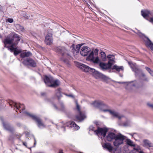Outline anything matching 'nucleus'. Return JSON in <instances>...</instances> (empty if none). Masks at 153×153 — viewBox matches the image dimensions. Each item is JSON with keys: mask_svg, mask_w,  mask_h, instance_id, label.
Masks as SVG:
<instances>
[{"mask_svg": "<svg viewBox=\"0 0 153 153\" xmlns=\"http://www.w3.org/2000/svg\"><path fill=\"white\" fill-rule=\"evenodd\" d=\"M77 66L85 72H88L92 73L96 79L101 78L105 79L106 77L98 71H96L94 69L88 66L81 63H77Z\"/></svg>", "mask_w": 153, "mask_h": 153, "instance_id": "f257e3e1", "label": "nucleus"}, {"mask_svg": "<svg viewBox=\"0 0 153 153\" xmlns=\"http://www.w3.org/2000/svg\"><path fill=\"white\" fill-rule=\"evenodd\" d=\"M92 104L94 106L99 108L104 112L108 111L112 116L117 117L120 119L123 117L122 116L118 114L114 111L105 109L104 108L106 107V106L103 102L101 101H95Z\"/></svg>", "mask_w": 153, "mask_h": 153, "instance_id": "f03ea898", "label": "nucleus"}, {"mask_svg": "<svg viewBox=\"0 0 153 153\" xmlns=\"http://www.w3.org/2000/svg\"><path fill=\"white\" fill-rule=\"evenodd\" d=\"M45 84L47 86L51 87H56L59 85L60 82L58 79L54 80L53 78L51 76H45L44 79Z\"/></svg>", "mask_w": 153, "mask_h": 153, "instance_id": "7ed1b4c3", "label": "nucleus"}, {"mask_svg": "<svg viewBox=\"0 0 153 153\" xmlns=\"http://www.w3.org/2000/svg\"><path fill=\"white\" fill-rule=\"evenodd\" d=\"M24 113L27 116L31 117L37 123L38 127L40 128H42L45 127V125L44 124L42 120L38 116L33 114H31L25 111Z\"/></svg>", "mask_w": 153, "mask_h": 153, "instance_id": "20e7f679", "label": "nucleus"}, {"mask_svg": "<svg viewBox=\"0 0 153 153\" xmlns=\"http://www.w3.org/2000/svg\"><path fill=\"white\" fill-rule=\"evenodd\" d=\"M15 39H16V41L18 42L20 40V38L19 35L15 33H11L4 40V47H6L7 44H11Z\"/></svg>", "mask_w": 153, "mask_h": 153, "instance_id": "39448f33", "label": "nucleus"}, {"mask_svg": "<svg viewBox=\"0 0 153 153\" xmlns=\"http://www.w3.org/2000/svg\"><path fill=\"white\" fill-rule=\"evenodd\" d=\"M126 137L123 135L119 134H117V136L113 141V144L114 146L118 147L122 145L124 143V140L126 139Z\"/></svg>", "mask_w": 153, "mask_h": 153, "instance_id": "423d86ee", "label": "nucleus"}, {"mask_svg": "<svg viewBox=\"0 0 153 153\" xmlns=\"http://www.w3.org/2000/svg\"><path fill=\"white\" fill-rule=\"evenodd\" d=\"M131 68L132 69L133 71L135 73V75L136 76H139L141 74L143 77L145 76V75L144 74L142 70L138 68L136 64L134 63L129 62Z\"/></svg>", "mask_w": 153, "mask_h": 153, "instance_id": "0eeeda50", "label": "nucleus"}, {"mask_svg": "<svg viewBox=\"0 0 153 153\" xmlns=\"http://www.w3.org/2000/svg\"><path fill=\"white\" fill-rule=\"evenodd\" d=\"M76 109L79 114V116H76V119L77 121L79 122H81L86 118V116L84 112H82L80 111V106L77 101H76Z\"/></svg>", "mask_w": 153, "mask_h": 153, "instance_id": "6e6552de", "label": "nucleus"}, {"mask_svg": "<svg viewBox=\"0 0 153 153\" xmlns=\"http://www.w3.org/2000/svg\"><path fill=\"white\" fill-rule=\"evenodd\" d=\"M16 45L17 44L16 43H14L11 45L7 47L8 49L10 50L11 52H12L14 51V54L15 56H17L20 53V51H19L16 50Z\"/></svg>", "mask_w": 153, "mask_h": 153, "instance_id": "1a4fd4ad", "label": "nucleus"}, {"mask_svg": "<svg viewBox=\"0 0 153 153\" xmlns=\"http://www.w3.org/2000/svg\"><path fill=\"white\" fill-rule=\"evenodd\" d=\"M23 63L25 65H29L32 67H35L36 65V62L31 59H25L23 62Z\"/></svg>", "mask_w": 153, "mask_h": 153, "instance_id": "9d476101", "label": "nucleus"}, {"mask_svg": "<svg viewBox=\"0 0 153 153\" xmlns=\"http://www.w3.org/2000/svg\"><path fill=\"white\" fill-rule=\"evenodd\" d=\"M107 130L105 128H98L97 130H96L95 133L98 135H102L103 137H105L106 135Z\"/></svg>", "mask_w": 153, "mask_h": 153, "instance_id": "9b49d317", "label": "nucleus"}, {"mask_svg": "<svg viewBox=\"0 0 153 153\" xmlns=\"http://www.w3.org/2000/svg\"><path fill=\"white\" fill-rule=\"evenodd\" d=\"M90 51V48L87 46L82 47L80 51V54L83 56H86Z\"/></svg>", "mask_w": 153, "mask_h": 153, "instance_id": "f8f14e48", "label": "nucleus"}, {"mask_svg": "<svg viewBox=\"0 0 153 153\" xmlns=\"http://www.w3.org/2000/svg\"><path fill=\"white\" fill-rule=\"evenodd\" d=\"M109 64V62H108L107 63L101 62L100 63L99 66L102 70H105L111 68V66Z\"/></svg>", "mask_w": 153, "mask_h": 153, "instance_id": "ddd939ff", "label": "nucleus"}, {"mask_svg": "<svg viewBox=\"0 0 153 153\" xmlns=\"http://www.w3.org/2000/svg\"><path fill=\"white\" fill-rule=\"evenodd\" d=\"M53 42L52 35L51 34H48L45 37V42L48 45H51Z\"/></svg>", "mask_w": 153, "mask_h": 153, "instance_id": "4468645a", "label": "nucleus"}, {"mask_svg": "<svg viewBox=\"0 0 153 153\" xmlns=\"http://www.w3.org/2000/svg\"><path fill=\"white\" fill-rule=\"evenodd\" d=\"M117 136V134L113 132L109 133L106 137V139L108 141H111L114 140Z\"/></svg>", "mask_w": 153, "mask_h": 153, "instance_id": "2eb2a0df", "label": "nucleus"}, {"mask_svg": "<svg viewBox=\"0 0 153 153\" xmlns=\"http://www.w3.org/2000/svg\"><path fill=\"white\" fill-rule=\"evenodd\" d=\"M141 13L142 15L145 18L147 16H153V12L147 10H142Z\"/></svg>", "mask_w": 153, "mask_h": 153, "instance_id": "dca6fc26", "label": "nucleus"}, {"mask_svg": "<svg viewBox=\"0 0 153 153\" xmlns=\"http://www.w3.org/2000/svg\"><path fill=\"white\" fill-rule=\"evenodd\" d=\"M12 105L14 107L16 108L17 109L20 110L21 112L23 111L25 109L24 105L23 104L20 105L19 103L13 102V103Z\"/></svg>", "mask_w": 153, "mask_h": 153, "instance_id": "f3484780", "label": "nucleus"}, {"mask_svg": "<svg viewBox=\"0 0 153 153\" xmlns=\"http://www.w3.org/2000/svg\"><path fill=\"white\" fill-rule=\"evenodd\" d=\"M56 51L59 53H61L62 56L65 55L67 51L64 47H61L57 48Z\"/></svg>", "mask_w": 153, "mask_h": 153, "instance_id": "a211bd4d", "label": "nucleus"}, {"mask_svg": "<svg viewBox=\"0 0 153 153\" xmlns=\"http://www.w3.org/2000/svg\"><path fill=\"white\" fill-rule=\"evenodd\" d=\"M2 124L5 130L10 131H12L13 130V128L11 127L8 123L3 122Z\"/></svg>", "mask_w": 153, "mask_h": 153, "instance_id": "6ab92c4d", "label": "nucleus"}, {"mask_svg": "<svg viewBox=\"0 0 153 153\" xmlns=\"http://www.w3.org/2000/svg\"><path fill=\"white\" fill-rule=\"evenodd\" d=\"M102 146L103 148L106 149L110 152H112L113 147L110 143H105L102 144Z\"/></svg>", "mask_w": 153, "mask_h": 153, "instance_id": "aec40b11", "label": "nucleus"}, {"mask_svg": "<svg viewBox=\"0 0 153 153\" xmlns=\"http://www.w3.org/2000/svg\"><path fill=\"white\" fill-rule=\"evenodd\" d=\"M144 146L148 148L152 147L153 145L152 143L149 140H144L143 141Z\"/></svg>", "mask_w": 153, "mask_h": 153, "instance_id": "412c9836", "label": "nucleus"}, {"mask_svg": "<svg viewBox=\"0 0 153 153\" xmlns=\"http://www.w3.org/2000/svg\"><path fill=\"white\" fill-rule=\"evenodd\" d=\"M107 57L108 59V62H109V65H111V66H112L113 63L115 62L114 56L113 55H109L107 56Z\"/></svg>", "mask_w": 153, "mask_h": 153, "instance_id": "4be33fe9", "label": "nucleus"}, {"mask_svg": "<svg viewBox=\"0 0 153 153\" xmlns=\"http://www.w3.org/2000/svg\"><path fill=\"white\" fill-rule=\"evenodd\" d=\"M111 69H115L117 71H121L123 70V66H119L115 65Z\"/></svg>", "mask_w": 153, "mask_h": 153, "instance_id": "5701e85b", "label": "nucleus"}, {"mask_svg": "<svg viewBox=\"0 0 153 153\" xmlns=\"http://www.w3.org/2000/svg\"><path fill=\"white\" fill-rule=\"evenodd\" d=\"M32 55L31 53L30 52H24L22 53L21 54V56L22 58H24L25 57H27Z\"/></svg>", "mask_w": 153, "mask_h": 153, "instance_id": "b1692460", "label": "nucleus"}, {"mask_svg": "<svg viewBox=\"0 0 153 153\" xmlns=\"http://www.w3.org/2000/svg\"><path fill=\"white\" fill-rule=\"evenodd\" d=\"M146 45L153 51V43L152 42L149 38H147V41L146 42Z\"/></svg>", "mask_w": 153, "mask_h": 153, "instance_id": "393cba45", "label": "nucleus"}, {"mask_svg": "<svg viewBox=\"0 0 153 153\" xmlns=\"http://www.w3.org/2000/svg\"><path fill=\"white\" fill-rule=\"evenodd\" d=\"M69 123L71 127H74L75 129L78 130L79 128V127L76 125L74 122H70Z\"/></svg>", "mask_w": 153, "mask_h": 153, "instance_id": "a878e982", "label": "nucleus"}, {"mask_svg": "<svg viewBox=\"0 0 153 153\" xmlns=\"http://www.w3.org/2000/svg\"><path fill=\"white\" fill-rule=\"evenodd\" d=\"M61 92V89L60 88H58L57 90L56 91V95L58 99H59L62 97V95Z\"/></svg>", "mask_w": 153, "mask_h": 153, "instance_id": "bb28decb", "label": "nucleus"}, {"mask_svg": "<svg viewBox=\"0 0 153 153\" xmlns=\"http://www.w3.org/2000/svg\"><path fill=\"white\" fill-rule=\"evenodd\" d=\"M15 27H16L17 29L19 31L24 32L25 30L23 27L19 24H17L16 25Z\"/></svg>", "mask_w": 153, "mask_h": 153, "instance_id": "cd10ccee", "label": "nucleus"}, {"mask_svg": "<svg viewBox=\"0 0 153 153\" xmlns=\"http://www.w3.org/2000/svg\"><path fill=\"white\" fill-rule=\"evenodd\" d=\"M127 144L131 146H135V144L134 143V142L131 140L129 139H127L126 140Z\"/></svg>", "mask_w": 153, "mask_h": 153, "instance_id": "c85d7f7f", "label": "nucleus"}, {"mask_svg": "<svg viewBox=\"0 0 153 153\" xmlns=\"http://www.w3.org/2000/svg\"><path fill=\"white\" fill-rule=\"evenodd\" d=\"M87 59L88 60L91 61H92L94 60V52L93 51H91V52L89 55L87 57Z\"/></svg>", "mask_w": 153, "mask_h": 153, "instance_id": "c756f323", "label": "nucleus"}, {"mask_svg": "<svg viewBox=\"0 0 153 153\" xmlns=\"http://www.w3.org/2000/svg\"><path fill=\"white\" fill-rule=\"evenodd\" d=\"M102 60L103 61H105L107 59L106 54L104 52H101L100 53Z\"/></svg>", "mask_w": 153, "mask_h": 153, "instance_id": "7c9ffc66", "label": "nucleus"}, {"mask_svg": "<svg viewBox=\"0 0 153 153\" xmlns=\"http://www.w3.org/2000/svg\"><path fill=\"white\" fill-rule=\"evenodd\" d=\"M82 45V44H79L76 46V47L75 49V51H76V53H79L80 48Z\"/></svg>", "mask_w": 153, "mask_h": 153, "instance_id": "2f4dec72", "label": "nucleus"}, {"mask_svg": "<svg viewBox=\"0 0 153 153\" xmlns=\"http://www.w3.org/2000/svg\"><path fill=\"white\" fill-rule=\"evenodd\" d=\"M23 16L27 19H31L30 15L26 13H24L23 14Z\"/></svg>", "mask_w": 153, "mask_h": 153, "instance_id": "473e14b6", "label": "nucleus"}, {"mask_svg": "<svg viewBox=\"0 0 153 153\" xmlns=\"http://www.w3.org/2000/svg\"><path fill=\"white\" fill-rule=\"evenodd\" d=\"M113 153H121V150L120 149H113L112 151Z\"/></svg>", "mask_w": 153, "mask_h": 153, "instance_id": "72a5a7b5", "label": "nucleus"}, {"mask_svg": "<svg viewBox=\"0 0 153 153\" xmlns=\"http://www.w3.org/2000/svg\"><path fill=\"white\" fill-rule=\"evenodd\" d=\"M59 109L61 110H63L65 108L63 104L62 103H61L59 104Z\"/></svg>", "mask_w": 153, "mask_h": 153, "instance_id": "f704fd0d", "label": "nucleus"}, {"mask_svg": "<svg viewBox=\"0 0 153 153\" xmlns=\"http://www.w3.org/2000/svg\"><path fill=\"white\" fill-rule=\"evenodd\" d=\"M94 63H98L99 61V59L98 57H96L95 58H94V59L92 61Z\"/></svg>", "mask_w": 153, "mask_h": 153, "instance_id": "c9c22d12", "label": "nucleus"}, {"mask_svg": "<svg viewBox=\"0 0 153 153\" xmlns=\"http://www.w3.org/2000/svg\"><path fill=\"white\" fill-rule=\"evenodd\" d=\"M134 147V149L136 150L137 151H139L140 150V147L139 146H135Z\"/></svg>", "mask_w": 153, "mask_h": 153, "instance_id": "e433bc0d", "label": "nucleus"}, {"mask_svg": "<svg viewBox=\"0 0 153 153\" xmlns=\"http://www.w3.org/2000/svg\"><path fill=\"white\" fill-rule=\"evenodd\" d=\"M7 22L10 23H12L13 22V20L12 18H8L6 20V22Z\"/></svg>", "mask_w": 153, "mask_h": 153, "instance_id": "4c0bfd02", "label": "nucleus"}, {"mask_svg": "<svg viewBox=\"0 0 153 153\" xmlns=\"http://www.w3.org/2000/svg\"><path fill=\"white\" fill-rule=\"evenodd\" d=\"M130 122L129 121H127L126 122L123 124V125L124 126H126L129 125Z\"/></svg>", "mask_w": 153, "mask_h": 153, "instance_id": "58836bf2", "label": "nucleus"}, {"mask_svg": "<svg viewBox=\"0 0 153 153\" xmlns=\"http://www.w3.org/2000/svg\"><path fill=\"white\" fill-rule=\"evenodd\" d=\"M90 130H92L94 131L95 132L96 131V130H95L94 129V127L92 126H90L89 128Z\"/></svg>", "mask_w": 153, "mask_h": 153, "instance_id": "ea45409f", "label": "nucleus"}, {"mask_svg": "<svg viewBox=\"0 0 153 153\" xmlns=\"http://www.w3.org/2000/svg\"><path fill=\"white\" fill-rule=\"evenodd\" d=\"M145 68L149 73L152 70L149 68L147 67H145Z\"/></svg>", "mask_w": 153, "mask_h": 153, "instance_id": "a19ab883", "label": "nucleus"}, {"mask_svg": "<svg viewBox=\"0 0 153 153\" xmlns=\"http://www.w3.org/2000/svg\"><path fill=\"white\" fill-rule=\"evenodd\" d=\"M133 85L134 86H135L137 87H139L140 86V85H138V83L136 82V83L134 85Z\"/></svg>", "mask_w": 153, "mask_h": 153, "instance_id": "79ce46f5", "label": "nucleus"}, {"mask_svg": "<svg viewBox=\"0 0 153 153\" xmlns=\"http://www.w3.org/2000/svg\"><path fill=\"white\" fill-rule=\"evenodd\" d=\"M148 105L150 108L153 109V104H148Z\"/></svg>", "mask_w": 153, "mask_h": 153, "instance_id": "37998d69", "label": "nucleus"}, {"mask_svg": "<svg viewBox=\"0 0 153 153\" xmlns=\"http://www.w3.org/2000/svg\"><path fill=\"white\" fill-rule=\"evenodd\" d=\"M149 21L150 22L153 24V17L151 18L149 20Z\"/></svg>", "mask_w": 153, "mask_h": 153, "instance_id": "c03bdc74", "label": "nucleus"}, {"mask_svg": "<svg viewBox=\"0 0 153 153\" xmlns=\"http://www.w3.org/2000/svg\"><path fill=\"white\" fill-rule=\"evenodd\" d=\"M62 60L65 62L67 64H68V60L67 59H63Z\"/></svg>", "mask_w": 153, "mask_h": 153, "instance_id": "a18cd8bd", "label": "nucleus"}, {"mask_svg": "<svg viewBox=\"0 0 153 153\" xmlns=\"http://www.w3.org/2000/svg\"><path fill=\"white\" fill-rule=\"evenodd\" d=\"M68 97L74 98V96L72 94H68Z\"/></svg>", "mask_w": 153, "mask_h": 153, "instance_id": "49530a36", "label": "nucleus"}, {"mask_svg": "<svg viewBox=\"0 0 153 153\" xmlns=\"http://www.w3.org/2000/svg\"><path fill=\"white\" fill-rule=\"evenodd\" d=\"M95 53H97L98 52V50L97 49H95L94 51Z\"/></svg>", "mask_w": 153, "mask_h": 153, "instance_id": "de8ad7c7", "label": "nucleus"}, {"mask_svg": "<svg viewBox=\"0 0 153 153\" xmlns=\"http://www.w3.org/2000/svg\"><path fill=\"white\" fill-rule=\"evenodd\" d=\"M152 76H153V71L151 70L149 73Z\"/></svg>", "mask_w": 153, "mask_h": 153, "instance_id": "09e8293b", "label": "nucleus"}, {"mask_svg": "<svg viewBox=\"0 0 153 153\" xmlns=\"http://www.w3.org/2000/svg\"><path fill=\"white\" fill-rule=\"evenodd\" d=\"M23 145L27 147L26 143L24 142H23Z\"/></svg>", "mask_w": 153, "mask_h": 153, "instance_id": "8fccbe9b", "label": "nucleus"}, {"mask_svg": "<svg viewBox=\"0 0 153 153\" xmlns=\"http://www.w3.org/2000/svg\"><path fill=\"white\" fill-rule=\"evenodd\" d=\"M34 140H35V142H34V146H35V145H36V140L35 139H34Z\"/></svg>", "mask_w": 153, "mask_h": 153, "instance_id": "3c124183", "label": "nucleus"}, {"mask_svg": "<svg viewBox=\"0 0 153 153\" xmlns=\"http://www.w3.org/2000/svg\"><path fill=\"white\" fill-rule=\"evenodd\" d=\"M148 79L147 78H146L144 79V80L146 81H148Z\"/></svg>", "mask_w": 153, "mask_h": 153, "instance_id": "603ef678", "label": "nucleus"}, {"mask_svg": "<svg viewBox=\"0 0 153 153\" xmlns=\"http://www.w3.org/2000/svg\"><path fill=\"white\" fill-rule=\"evenodd\" d=\"M53 106H54V107L55 108H56V109H57V107L56 106V105H53Z\"/></svg>", "mask_w": 153, "mask_h": 153, "instance_id": "864d4df0", "label": "nucleus"}, {"mask_svg": "<svg viewBox=\"0 0 153 153\" xmlns=\"http://www.w3.org/2000/svg\"><path fill=\"white\" fill-rule=\"evenodd\" d=\"M63 152L62 150H60L59 152V153H62Z\"/></svg>", "mask_w": 153, "mask_h": 153, "instance_id": "5fc2aeb1", "label": "nucleus"}, {"mask_svg": "<svg viewBox=\"0 0 153 153\" xmlns=\"http://www.w3.org/2000/svg\"><path fill=\"white\" fill-rule=\"evenodd\" d=\"M64 94L65 95V96L68 97V94H67L65 93H64Z\"/></svg>", "mask_w": 153, "mask_h": 153, "instance_id": "6e6d98bb", "label": "nucleus"}, {"mask_svg": "<svg viewBox=\"0 0 153 153\" xmlns=\"http://www.w3.org/2000/svg\"><path fill=\"white\" fill-rule=\"evenodd\" d=\"M139 153H144L143 152H142V151H140Z\"/></svg>", "mask_w": 153, "mask_h": 153, "instance_id": "4d7b16f0", "label": "nucleus"}, {"mask_svg": "<svg viewBox=\"0 0 153 153\" xmlns=\"http://www.w3.org/2000/svg\"><path fill=\"white\" fill-rule=\"evenodd\" d=\"M20 136H21L20 135L19 136V137H20Z\"/></svg>", "mask_w": 153, "mask_h": 153, "instance_id": "13d9d810", "label": "nucleus"}, {"mask_svg": "<svg viewBox=\"0 0 153 153\" xmlns=\"http://www.w3.org/2000/svg\"><path fill=\"white\" fill-rule=\"evenodd\" d=\"M79 153H82V152H79Z\"/></svg>", "mask_w": 153, "mask_h": 153, "instance_id": "bf43d9fd", "label": "nucleus"}, {"mask_svg": "<svg viewBox=\"0 0 153 153\" xmlns=\"http://www.w3.org/2000/svg\"><path fill=\"white\" fill-rule=\"evenodd\" d=\"M12 105V104H10V105H11V106Z\"/></svg>", "mask_w": 153, "mask_h": 153, "instance_id": "052dcab7", "label": "nucleus"}, {"mask_svg": "<svg viewBox=\"0 0 153 153\" xmlns=\"http://www.w3.org/2000/svg\"><path fill=\"white\" fill-rule=\"evenodd\" d=\"M31 16H33V15H31Z\"/></svg>", "mask_w": 153, "mask_h": 153, "instance_id": "680f3d73", "label": "nucleus"}, {"mask_svg": "<svg viewBox=\"0 0 153 153\" xmlns=\"http://www.w3.org/2000/svg\"><path fill=\"white\" fill-rule=\"evenodd\" d=\"M64 128V130L65 129V128Z\"/></svg>", "mask_w": 153, "mask_h": 153, "instance_id": "e2e57ef3", "label": "nucleus"}]
</instances>
